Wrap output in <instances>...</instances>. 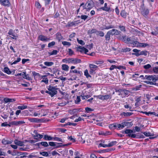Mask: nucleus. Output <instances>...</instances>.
<instances>
[{
  "label": "nucleus",
  "mask_w": 158,
  "mask_h": 158,
  "mask_svg": "<svg viewBox=\"0 0 158 158\" xmlns=\"http://www.w3.org/2000/svg\"><path fill=\"white\" fill-rule=\"evenodd\" d=\"M94 6V2L92 0H88L85 4L83 6V9H86L87 10H89Z\"/></svg>",
  "instance_id": "f257e3e1"
},
{
  "label": "nucleus",
  "mask_w": 158,
  "mask_h": 158,
  "mask_svg": "<svg viewBox=\"0 0 158 158\" xmlns=\"http://www.w3.org/2000/svg\"><path fill=\"white\" fill-rule=\"evenodd\" d=\"M144 79H146L150 81H146L145 82L148 84H150V85H155L156 84V83L154 82V75H145L144 76Z\"/></svg>",
  "instance_id": "f03ea898"
},
{
  "label": "nucleus",
  "mask_w": 158,
  "mask_h": 158,
  "mask_svg": "<svg viewBox=\"0 0 158 158\" xmlns=\"http://www.w3.org/2000/svg\"><path fill=\"white\" fill-rule=\"evenodd\" d=\"M57 89L55 86H49L48 88V90L50 91L51 96L52 97L57 94V91L56 90Z\"/></svg>",
  "instance_id": "7ed1b4c3"
},
{
  "label": "nucleus",
  "mask_w": 158,
  "mask_h": 158,
  "mask_svg": "<svg viewBox=\"0 0 158 158\" xmlns=\"http://www.w3.org/2000/svg\"><path fill=\"white\" fill-rule=\"evenodd\" d=\"M94 97H97V98L102 100H107L111 98V96L110 94H107L105 95H102L97 96L94 95Z\"/></svg>",
  "instance_id": "20e7f679"
},
{
  "label": "nucleus",
  "mask_w": 158,
  "mask_h": 158,
  "mask_svg": "<svg viewBox=\"0 0 158 158\" xmlns=\"http://www.w3.org/2000/svg\"><path fill=\"white\" fill-rule=\"evenodd\" d=\"M89 93L88 92H87L85 90H83L81 95V97L82 99L84 100L90 97L91 96L89 94Z\"/></svg>",
  "instance_id": "39448f33"
},
{
  "label": "nucleus",
  "mask_w": 158,
  "mask_h": 158,
  "mask_svg": "<svg viewBox=\"0 0 158 158\" xmlns=\"http://www.w3.org/2000/svg\"><path fill=\"white\" fill-rule=\"evenodd\" d=\"M34 135L33 136L34 137V139L35 140H40L39 139H41L43 137V135L39 134L37 130H35L33 132Z\"/></svg>",
  "instance_id": "423d86ee"
},
{
  "label": "nucleus",
  "mask_w": 158,
  "mask_h": 158,
  "mask_svg": "<svg viewBox=\"0 0 158 158\" xmlns=\"http://www.w3.org/2000/svg\"><path fill=\"white\" fill-rule=\"evenodd\" d=\"M81 62L80 59L77 58H70L69 63H72L74 64H77Z\"/></svg>",
  "instance_id": "0eeeda50"
},
{
  "label": "nucleus",
  "mask_w": 158,
  "mask_h": 158,
  "mask_svg": "<svg viewBox=\"0 0 158 158\" xmlns=\"http://www.w3.org/2000/svg\"><path fill=\"white\" fill-rule=\"evenodd\" d=\"M0 3L5 6H9L10 5L9 0H0Z\"/></svg>",
  "instance_id": "6e6552de"
},
{
  "label": "nucleus",
  "mask_w": 158,
  "mask_h": 158,
  "mask_svg": "<svg viewBox=\"0 0 158 158\" xmlns=\"http://www.w3.org/2000/svg\"><path fill=\"white\" fill-rule=\"evenodd\" d=\"M142 14L144 16H147L149 13L148 10L147 8H142L141 10Z\"/></svg>",
  "instance_id": "1a4fd4ad"
},
{
  "label": "nucleus",
  "mask_w": 158,
  "mask_h": 158,
  "mask_svg": "<svg viewBox=\"0 0 158 158\" xmlns=\"http://www.w3.org/2000/svg\"><path fill=\"white\" fill-rule=\"evenodd\" d=\"M39 39L43 41L46 42L50 40L49 38H48L43 35H40L39 37Z\"/></svg>",
  "instance_id": "9d476101"
},
{
  "label": "nucleus",
  "mask_w": 158,
  "mask_h": 158,
  "mask_svg": "<svg viewBox=\"0 0 158 158\" xmlns=\"http://www.w3.org/2000/svg\"><path fill=\"white\" fill-rule=\"evenodd\" d=\"M123 123V124L124 125V127H131L133 125V124L132 122H126Z\"/></svg>",
  "instance_id": "9b49d317"
},
{
  "label": "nucleus",
  "mask_w": 158,
  "mask_h": 158,
  "mask_svg": "<svg viewBox=\"0 0 158 158\" xmlns=\"http://www.w3.org/2000/svg\"><path fill=\"white\" fill-rule=\"evenodd\" d=\"M43 138L45 140L50 141L53 140V137L46 135H44Z\"/></svg>",
  "instance_id": "f8f14e48"
},
{
  "label": "nucleus",
  "mask_w": 158,
  "mask_h": 158,
  "mask_svg": "<svg viewBox=\"0 0 158 158\" xmlns=\"http://www.w3.org/2000/svg\"><path fill=\"white\" fill-rule=\"evenodd\" d=\"M2 142L3 144L6 145L11 143L12 142V141H9L8 140H6L5 139H2Z\"/></svg>",
  "instance_id": "ddd939ff"
},
{
  "label": "nucleus",
  "mask_w": 158,
  "mask_h": 158,
  "mask_svg": "<svg viewBox=\"0 0 158 158\" xmlns=\"http://www.w3.org/2000/svg\"><path fill=\"white\" fill-rule=\"evenodd\" d=\"M4 101L6 103L9 102H13L15 101L16 100L14 99L9 98H5L4 99Z\"/></svg>",
  "instance_id": "4468645a"
},
{
  "label": "nucleus",
  "mask_w": 158,
  "mask_h": 158,
  "mask_svg": "<svg viewBox=\"0 0 158 158\" xmlns=\"http://www.w3.org/2000/svg\"><path fill=\"white\" fill-rule=\"evenodd\" d=\"M134 132H135V131H134L133 130L129 129H126L122 132L123 133H125L126 134H128V135L131 134V133Z\"/></svg>",
  "instance_id": "2eb2a0df"
},
{
  "label": "nucleus",
  "mask_w": 158,
  "mask_h": 158,
  "mask_svg": "<svg viewBox=\"0 0 158 158\" xmlns=\"http://www.w3.org/2000/svg\"><path fill=\"white\" fill-rule=\"evenodd\" d=\"M15 143L19 146H22L24 145L23 142L18 140V139H15L14 141Z\"/></svg>",
  "instance_id": "dca6fc26"
},
{
  "label": "nucleus",
  "mask_w": 158,
  "mask_h": 158,
  "mask_svg": "<svg viewBox=\"0 0 158 158\" xmlns=\"http://www.w3.org/2000/svg\"><path fill=\"white\" fill-rule=\"evenodd\" d=\"M75 73L78 74V76H81L82 74V73L81 71H77V70H71L70 71V73Z\"/></svg>",
  "instance_id": "f3484780"
},
{
  "label": "nucleus",
  "mask_w": 158,
  "mask_h": 158,
  "mask_svg": "<svg viewBox=\"0 0 158 158\" xmlns=\"http://www.w3.org/2000/svg\"><path fill=\"white\" fill-rule=\"evenodd\" d=\"M118 91L123 92L125 95H128L129 93V91L123 89H119Z\"/></svg>",
  "instance_id": "a211bd4d"
},
{
  "label": "nucleus",
  "mask_w": 158,
  "mask_h": 158,
  "mask_svg": "<svg viewBox=\"0 0 158 158\" xmlns=\"http://www.w3.org/2000/svg\"><path fill=\"white\" fill-rule=\"evenodd\" d=\"M142 113H143L149 116V115L151 114H153L155 116L158 117V114L156 113L155 112H142Z\"/></svg>",
  "instance_id": "6ab92c4d"
},
{
  "label": "nucleus",
  "mask_w": 158,
  "mask_h": 158,
  "mask_svg": "<svg viewBox=\"0 0 158 158\" xmlns=\"http://www.w3.org/2000/svg\"><path fill=\"white\" fill-rule=\"evenodd\" d=\"M89 67L90 69H93L95 71L98 68V66H97L92 64H89Z\"/></svg>",
  "instance_id": "aec40b11"
},
{
  "label": "nucleus",
  "mask_w": 158,
  "mask_h": 158,
  "mask_svg": "<svg viewBox=\"0 0 158 158\" xmlns=\"http://www.w3.org/2000/svg\"><path fill=\"white\" fill-rule=\"evenodd\" d=\"M69 67L68 65L65 64H63L62 65V70L65 71H68L69 70Z\"/></svg>",
  "instance_id": "412c9836"
},
{
  "label": "nucleus",
  "mask_w": 158,
  "mask_h": 158,
  "mask_svg": "<svg viewBox=\"0 0 158 158\" xmlns=\"http://www.w3.org/2000/svg\"><path fill=\"white\" fill-rule=\"evenodd\" d=\"M110 34L108 31L105 35V40L106 41H109L110 39Z\"/></svg>",
  "instance_id": "4be33fe9"
},
{
  "label": "nucleus",
  "mask_w": 158,
  "mask_h": 158,
  "mask_svg": "<svg viewBox=\"0 0 158 158\" xmlns=\"http://www.w3.org/2000/svg\"><path fill=\"white\" fill-rule=\"evenodd\" d=\"M96 34L97 35H99L101 37H103L104 35V33L101 31H97Z\"/></svg>",
  "instance_id": "5701e85b"
},
{
  "label": "nucleus",
  "mask_w": 158,
  "mask_h": 158,
  "mask_svg": "<svg viewBox=\"0 0 158 158\" xmlns=\"http://www.w3.org/2000/svg\"><path fill=\"white\" fill-rule=\"evenodd\" d=\"M40 155H42L43 156H49V154L48 152H40Z\"/></svg>",
  "instance_id": "b1692460"
},
{
  "label": "nucleus",
  "mask_w": 158,
  "mask_h": 158,
  "mask_svg": "<svg viewBox=\"0 0 158 158\" xmlns=\"http://www.w3.org/2000/svg\"><path fill=\"white\" fill-rule=\"evenodd\" d=\"M97 30L96 29H92V30H89L88 31V34H92L93 33L96 34Z\"/></svg>",
  "instance_id": "393cba45"
},
{
  "label": "nucleus",
  "mask_w": 158,
  "mask_h": 158,
  "mask_svg": "<svg viewBox=\"0 0 158 158\" xmlns=\"http://www.w3.org/2000/svg\"><path fill=\"white\" fill-rule=\"evenodd\" d=\"M143 134L147 136H153L154 135V134L153 133H151L149 132H144L143 133Z\"/></svg>",
  "instance_id": "a878e982"
},
{
  "label": "nucleus",
  "mask_w": 158,
  "mask_h": 158,
  "mask_svg": "<svg viewBox=\"0 0 158 158\" xmlns=\"http://www.w3.org/2000/svg\"><path fill=\"white\" fill-rule=\"evenodd\" d=\"M102 10L104 11H109L110 10V8H106L105 7L103 6V7H102L98 9L99 10Z\"/></svg>",
  "instance_id": "bb28decb"
},
{
  "label": "nucleus",
  "mask_w": 158,
  "mask_h": 158,
  "mask_svg": "<svg viewBox=\"0 0 158 158\" xmlns=\"http://www.w3.org/2000/svg\"><path fill=\"white\" fill-rule=\"evenodd\" d=\"M44 64L47 66H50L53 64L54 63L52 62L46 61L44 62Z\"/></svg>",
  "instance_id": "cd10ccee"
},
{
  "label": "nucleus",
  "mask_w": 158,
  "mask_h": 158,
  "mask_svg": "<svg viewBox=\"0 0 158 158\" xmlns=\"http://www.w3.org/2000/svg\"><path fill=\"white\" fill-rule=\"evenodd\" d=\"M8 34L9 35L13 36V37H16V36L15 34V32L13 31L12 29H10L8 32Z\"/></svg>",
  "instance_id": "c85d7f7f"
},
{
  "label": "nucleus",
  "mask_w": 158,
  "mask_h": 158,
  "mask_svg": "<svg viewBox=\"0 0 158 158\" xmlns=\"http://www.w3.org/2000/svg\"><path fill=\"white\" fill-rule=\"evenodd\" d=\"M4 71L8 74L11 73V72L8 67H5L4 68Z\"/></svg>",
  "instance_id": "c756f323"
},
{
  "label": "nucleus",
  "mask_w": 158,
  "mask_h": 158,
  "mask_svg": "<svg viewBox=\"0 0 158 158\" xmlns=\"http://www.w3.org/2000/svg\"><path fill=\"white\" fill-rule=\"evenodd\" d=\"M84 73V75L87 78H88L89 77H91V76L89 74L88 70L87 69H85V70Z\"/></svg>",
  "instance_id": "7c9ffc66"
},
{
  "label": "nucleus",
  "mask_w": 158,
  "mask_h": 158,
  "mask_svg": "<svg viewBox=\"0 0 158 158\" xmlns=\"http://www.w3.org/2000/svg\"><path fill=\"white\" fill-rule=\"evenodd\" d=\"M28 120L31 122L38 123V118H29Z\"/></svg>",
  "instance_id": "2f4dec72"
},
{
  "label": "nucleus",
  "mask_w": 158,
  "mask_h": 158,
  "mask_svg": "<svg viewBox=\"0 0 158 158\" xmlns=\"http://www.w3.org/2000/svg\"><path fill=\"white\" fill-rule=\"evenodd\" d=\"M58 52V51L56 50H53L52 52H48V54L49 55H56L57 53Z\"/></svg>",
  "instance_id": "473e14b6"
},
{
  "label": "nucleus",
  "mask_w": 158,
  "mask_h": 158,
  "mask_svg": "<svg viewBox=\"0 0 158 158\" xmlns=\"http://www.w3.org/2000/svg\"><path fill=\"white\" fill-rule=\"evenodd\" d=\"M41 145L44 146V147H46L49 146L47 142L43 141L41 142Z\"/></svg>",
  "instance_id": "72a5a7b5"
},
{
  "label": "nucleus",
  "mask_w": 158,
  "mask_h": 158,
  "mask_svg": "<svg viewBox=\"0 0 158 158\" xmlns=\"http://www.w3.org/2000/svg\"><path fill=\"white\" fill-rule=\"evenodd\" d=\"M138 45L140 47H144V48L146 46H149V44H147V43H139V45Z\"/></svg>",
  "instance_id": "f704fd0d"
},
{
  "label": "nucleus",
  "mask_w": 158,
  "mask_h": 158,
  "mask_svg": "<svg viewBox=\"0 0 158 158\" xmlns=\"http://www.w3.org/2000/svg\"><path fill=\"white\" fill-rule=\"evenodd\" d=\"M104 61L103 60H96L94 61V63L97 64H102L103 63Z\"/></svg>",
  "instance_id": "c9c22d12"
},
{
  "label": "nucleus",
  "mask_w": 158,
  "mask_h": 158,
  "mask_svg": "<svg viewBox=\"0 0 158 158\" xmlns=\"http://www.w3.org/2000/svg\"><path fill=\"white\" fill-rule=\"evenodd\" d=\"M117 143V142L116 141H112L109 143L108 144V147H111L113 145H115Z\"/></svg>",
  "instance_id": "e433bc0d"
},
{
  "label": "nucleus",
  "mask_w": 158,
  "mask_h": 158,
  "mask_svg": "<svg viewBox=\"0 0 158 158\" xmlns=\"http://www.w3.org/2000/svg\"><path fill=\"white\" fill-rule=\"evenodd\" d=\"M132 114L133 113L131 112H123L122 113V115L125 117L131 116Z\"/></svg>",
  "instance_id": "4c0bfd02"
},
{
  "label": "nucleus",
  "mask_w": 158,
  "mask_h": 158,
  "mask_svg": "<svg viewBox=\"0 0 158 158\" xmlns=\"http://www.w3.org/2000/svg\"><path fill=\"white\" fill-rule=\"evenodd\" d=\"M62 44L64 46H70L71 45L70 43L65 41H64L62 42Z\"/></svg>",
  "instance_id": "58836bf2"
},
{
  "label": "nucleus",
  "mask_w": 158,
  "mask_h": 158,
  "mask_svg": "<svg viewBox=\"0 0 158 158\" xmlns=\"http://www.w3.org/2000/svg\"><path fill=\"white\" fill-rule=\"evenodd\" d=\"M117 127V124H110L109 126V127L110 129H113L116 127Z\"/></svg>",
  "instance_id": "ea45409f"
},
{
  "label": "nucleus",
  "mask_w": 158,
  "mask_h": 158,
  "mask_svg": "<svg viewBox=\"0 0 158 158\" xmlns=\"http://www.w3.org/2000/svg\"><path fill=\"white\" fill-rule=\"evenodd\" d=\"M27 108V106H25L24 105H23L22 106H18V109H21V110H23Z\"/></svg>",
  "instance_id": "a19ab883"
},
{
  "label": "nucleus",
  "mask_w": 158,
  "mask_h": 158,
  "mask_svg": "<svg viewBox=\"0 0 158 158\" xmlns=\"http://www.w3.org/2000/svg\"><path fill=\"white\" fill-rule=\"evenodd\" d=\"M120 15L123 17L125 18L127 16V14L124 10H123L121 12Z\"/></svg>",
  "instance_id": "79ce46f5"
},
{
  "label": "nucleus",
  "mask_w": 158,
  "mask_h": 158,
  "mask_svg": "<svg viewBox=\"0 0 158 158\" xmlns=\"http://www.w3.org/2000/svg\"><path fill=\"white\" fill-rule=\"evenodd\" d=\"M56 38L59 40H61L62 36L60 33H57L56 34Z\"/></svg>",
  "instance_id": "37998d69"
},
{
  "label": "nucleus",
  "mask_w": 158,
  "mask_h": 158,
  "mask_svg": "<svg viewBox=\"0 0 158 158\" xmlns=\"http://www.w3.org/2000/svg\"><path fill=\"white\" fill-rule=\"evenodd\" d=\"M120 30L122 31L125 32L126 31L125 27V26H123L119 25L118 27Z\"/></svg>",
  "instance_id": "c03bdc74"
},
{
  "label": "nucleus",
  "mask_w": 158,
  "mask_h": 158,
  "mask_svg": "<svg viewBox=\"0 0 158 158\" xmlns=\"http://www.w3.org/2000/svg\"><path fill=\"white\" fill-rule=\"evenodd\" d=\"M53 140H56L57 141H59V142H62V139L60 138H59L58 137H53Z\"/></svg>",
  "instance_id": "a18cd8bd"
},
{
  "label": "nucleus",
  "mask_w": 158,
  "mask_h": 158,
  "mask_svg": "<svg viewBox=\"0 0 158 158\" xmlns=\"http://www.w3.org/2000/svg\"><path fill=\"white\" fill-rule=\"evenodd\" d=\"M69 55L70 56H71L74 54V52L71 49L69 48L68 49Z\"/></svg>",
  "instance_id": "49530a36"
},
{
  "label": "nucleus",
  "mask_w": 158,
  "mask_h": 158,
  "mask_svg": "<svg viewBox=\"0 0 158 158\" xmlns=\"http://www.w3.org/2000/svg\"><path fill=\"white\" fill-rule=\"evenodd\" d=\"M76 22H69L68 23L67 25L69 27L72 26L76 24Z\"/></svg>",
  "instance_id": "de8ad7c7"
},
{
  "label": "nucleus",
  "mask_w": 158,
  "mask_h": 158,
  "mask_svg": "<svg viewBox=\"0 0 158 158\" xmlns=\"http://www.w3.org/2000/svg\"><path fill=\"white\" fill-rule=\"evenodd\" d=\"M88 18V16L86 15H82L81 16V19L84 20H86Z\"/></svg>",
  "instance_id": "09e8293b"
},
{
  "label": "nucleus",
  "mask_w": 158,
  "mask_h": 158,
  "mask_svg": "<svg viewBox=\"0 0 158 158\" xmlns=\"http://www.w3.org/2000/svg\"><path fill=\"white\" fill-rule=\"evenodd\" d=\"M77 40L78 42V43L81 45H83L85 44V43L84 42V41L82 40H79V39L77 38Z\"/></svg>",
  "instance_id": "8fccbe9b"
},
{
  "label": "nucleus",
  "mask_w": 158,
  "mask_h": 158,
  "mask_svg": "<svg viewBox=\"0 0 158 158\" xmlns=\"http://www.w3.org/2000/svg\"><path fill=\"white\" fill-rule=\"evenodd\" d=\"M21 60V58L20 57H18L17 58L16 60L14 62L11 63V64L13 65V64H15L19 62Z\"/></svg>",
  "instance_id": "3c124183"
},
{
  "label": "nucleus",
  "mask_w": 158,
  "mask_h": 158,
  "mask_svg": "<svg viewBox=\"0 0 158 158\" xmlns=\"http://www.w3.org/2000/svg\"><path fill=\"white\" fill-rule=\"evenodd\" d=\"M115 29H113L109 31L108 32L111 35H114V32Z\"/></svg>",
  "instance_id": "603ef678"
},
{
  "label": "nucleus",
  "mask_w": 158,
  "mask_h": 158,
  "mask_svg": "<svg viewBox=\"0 0 158 158\" xmlns=\"http://www.w3.org/2000/svg\"><path fill=\"white\" fill-rule=\"evenodd\" d=\"M147 51H141L139 52V54L141 55H144V56H146L147 55Z\"/></svg>",
  "instance_id": "864d4df0"
},
{
  "label": "nucleus",
  "mask_w": 158,
  "mask_h": 158,
  "mask_svg": "<svg viewBox=\"0 0 158 158\" xmlns=\"http://www.w3.org/2000/svg\"><path fill=\"white\" fill-rule=\"evenodd\" d=\"M131 50L130 48H124L122 49V51L124 52H129Z\"/></svg>",
  "instance_id": "5fc2aeb1"
},
{
  "label": "nucleus",
  "mask_w": 158,
  "mask_h": 158,
  "mask_svg": "<svg viewBox=\"0 0 158 158\" xmlns=\"http://www.w3.org/2000/svg\"><path fill=\"white\" fill-rule=\"evenodd\" d=\"M62 62L66 63L69 64V58H65L62 60Z\"/></svg>",
  "instance_id": "6e6d98bb"
},
{
  "label": "nucleus",
  "mask_w": 158,
  "mask_h": 158,
  "mask_svg": "<svg viewBox=\"0 0 158 158\" xmlns=\"http://www.w3.org/2000/svg\"><path fill=\"white\" fill-rule=\"evenodd\" d=\"M24 77H23L24 78H25L27 80H31V78L29 76V75L28 74H26V72H25V74L24 75Z\"/></svg>",
  "instance_id": "4d7b16f0"
},
{
  "label": "nucleus",
  "mask_w": 158,
  "mask_h": 158,
  "mask_svg": "<svg viewBox=\"0 0 158 158\" xmlns=\"http://www.w3.org/2000/svg\"><path fill=\"white\" fill-rule=\"evenodd\" d=\"M80 97H81V96L77 97L76 100L75 101V102L76 104L78 103L80 101Z\"/></svg>",
  "instance_id": "13d9d810"
},
{
  "label": "nucleus",
  "mask_w": 158,
  "mask_h": 158,
  "mask_svg": "<svg viewBox=\"0 0 158 158\" xmlns=\"http://www.w3.org/2000/svg\"><path fill=\"white\" fill-rule=\"evenodd\" d=\"M55 44L54 41H52L48 44V47L49 48L51 47L52 46H54Z\"/></svg>",
  "instance_id": "bf43d9fd"
},
{
  "label": "nucleus",
  "mask_w": 158,
  "mask_h": 158,
  "mask_svg": "<svg viewBox=\"0 0 158 158\" xmlns=\"http://www.w3.org/2000/svg\"><path fill=\"white\" fill-rule=\"evenodd\" d=\"M114 28V26L113 25H110L109 26H105V29H109L111 28Z\"/></svg>",
  "instance_id": "052dcab7"
},
{
  "label": "nucleus",
  "mask_w": 158,
  "mask_h": 158,
  "mask_svg": "<svg viewBox=\"0 0 158 158\" xmlns=\"http://www.w3.org/2000/svg\"><path fill=\"white\" fill-rule=\"evenodd\" d=\"M123 123H122L121 124H117V127L120 129V128H123L124 127V125L123 124Z\"/></svg>",
  "instance_id": "680f3d73"
},
{
  "label": "nucleus",
  "mask_w": 158,
  "mask_h": 158,
  "mask_svg": "<svg viewBox=\"0 0 158 158\" xmlns=\"http://www.w3.org/2000/svg\"><path fill=\"white\" fill-rule=\"evenodd\" d=\"M116 69H126V68L124 66L120 65V66H117Z\"/></svg>",
  "instance_id": "e2e57ef3"
},
{
  "label": "nucleus",
  "mask_w": 158,
  "mask_h": 158,
  "mask_svg": "<svg viewBox=\"0 0 158 158\" xmlns=\"http://www.w3.org/2000/svg\"><path fill=\"white\" fill-rule=\"evenodd\" d=\"M143 67L145 69H148L151 67V65L150 64H148L144 65Z\"/></svg>",
  "instance_id": "0e129e2a"
},
{
  "label": "nucleus",
  "mask_w": 158,
  "mask_h": 158,
  "mask_svg": "<svg viewBox=\"0 0 158 158\" xmlns=\"http://www.w3.org/2000/svg\"><path fill=\"white\" fill-rule=\"evenodd\" d=\"M121 33L120 31H118L117 30L115 29L114 32V35H118Z\"/></svg>",
  "instance_id": "69168bd1"
},
{
  "label": "nucleus",
  "mask_w": 158,
  "mask_h": 158,
  "mask_svg": "<svg viewBox=\"0 0 158 158\" xmlns=\"http://www.w3.org/2000/svg\"><path fill=\"white\" fill-rule=\"evenodd\" d=\"M35 5V6L37 8L39 9H40L41 8V5L39 2H36Z\"/></svg>",
  "instance_id": "338daca9"
},
{
  "label": "nucleus",
  "mask_w": 158,
  "mask_h": 158,
  "mask_svg": "<svg viewBox=\"0 0 158 158\" xmlns=\"http://www.w3.org/2000/svg\"><path fill=\"white\" fill-rule=\"evenodd\" d=\"M153 72L156 73H158V67H154L153 68Z\"/></svg>",
  "instance_id": "774afa93"
}]
</instances>
